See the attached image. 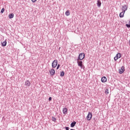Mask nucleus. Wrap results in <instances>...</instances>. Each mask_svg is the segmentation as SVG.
<instances>
[{"mask_svg": "<svg viewBox=\"0 0 130 130\" xmlns=\"http://www.w3.org/2000/svg\"><path fill=\"white\" fill-rule=\"evenodd\" d=\"M25 85L26 86V87H30L31 86V83H30V81L29 80H26L25 82Z\"/></svg>", "mask_w": 130, "mask_h": 130, "instance_id": "nucleus-9", "label": "nucleus"}, {"mask_svg": "<svg viewBox=\"0 0 130 130\" xmlns=\"http://www.w3.org/2000/svg\"><path fill=\"white\" fill-rule=\"evenodd\" d=\"M119 74H123L124 73V67L122 66L121 69L119 70Z\"/></svg>", "mask_w": 130, "mask_h": 130, "instance_id": "nucleus-8", "label": "nucleus"}, {"mask_svg": "<svg viewBox=\"0 0 130 130\" xmlns=\"http://www.w3.org/2000/svg\"><path fill=\"white\" fill-rule=\"evenodd\" d=\"M5 12V8H3L1 11V14H4V13Z\"/></svg>", "mask_w": 130, "mask_h": 130, "instance_id": "nucleus-21", "label": "nucleus"}, {"mask_svg": "<svg viewBox=\"0 0 130 130\" xmlns=\"http://www.w3.org/2000/svg\"><path fill=\"white\" fill-rule=\"evenodd\" d=\"M76 123H77V122H76V121H74V122H72L71 124V127H74V126H75V125H76Z\"/></svg>", "mask_w": 130, "mask_h": 130, "instance_id": "nucleus-14", "label": "nucleus"}, {"mask_svg": "<svg viewBox=\"0 0 130 130\" xmlns=\"http://www.w3.org/2000/svg\"><path fill=\"white\" fill-rule=\"evenodd\" d=\"M9 19H13L14 18V13H11L9 15Z\"/></svg>", "mask_w": 130, "mask_h": 130, "instance_id": "nucleus-15", "label": "nucleus"}, {"mask_svg": "<svg viewBox=\"0 0 130 130\" xmlns=\"http://www.w3.org/2000/svg\"><path fill=\"white\" fill-rule=\"evenodd\" d=\"M49 101H51V100H52V98L51 97H49L48 99Z\"/></svg>", "mask_w": 130, "mask_h": 130, "instance_id": "nucleus-24", "label": "nucleus"}, {"mask_svg": "<svg viewBox=\"0 0 130 130\" xmlns=\"http://www.w3.org/2000/svg\"><path fill=\"white\" fill-rule=\"evenodd\" d=\"M60 77H63L64 76V72L62 71L60 72Z\"/></svg>", "mask_w": 130, "mask_h": 130, "instance_id": "nucleus-19", "label": "nucleus"}, {"mask_svg": "<svg viewBox=\"0 0 130 130\" xmlns=\"http://www.w3.org/2000/svg\"><path fill=\"white\" fill-rule=\"evenodd\" d=\"M102 3L101 1L100 0H98L97 1V6L98 7V8H100V7H101V5H102Z\"/></svg>", "mask_w": 130, "mask_h": 130, "instance_id": "nucleus-11", "label": "nucleus"}, {"mask_svg": "<svg viewBox=\"0 0 130 130\" xmlns=\"http://www.w3.org/2000/svg\"><path fill=\"white\" fill-rule=\"evenodd\" d=\"M2 46H7V41L2 42Z\"/></svg>", "mask_w": 130, "mask_h": 130, "instance_id": "nucleus-16", "label": "nucleus"}, {"mask_svg": "<svg viewBox=\"0 0 130 130\" xmlns=\"http://www.w3.org/2000/svg\"><path fill=\"white\" fill-rule=\"evenodd\" d=\"M77 63L78 67H80L81 69H85V67L83 65V61L77 60Z\"/></svg>", "mask_w": 130, "mask_h": 130, "instance_id": "nucleus-4", "label": "nucleus"}, {"mask_svg": "<svg viewBox=\"0 0 130 130\" xmlns=\"http://www.w3.org/2000/svg\"><path fill=\"white\" fill-rule=\"evenodd\" d=\"M121 57V54L120 53H118L116 55V56L114 57V60L116 61L118 58H120Z\"/></svg>", "mask_w": 130, "mask_h": 130, "instance_id": "nucleus-5", "label": "nucleus"}, {"mask_svg": "<svg viewBox=\"0 0 130 130\" xmlns=\"http://www.w3.org/2000/svg\"><path fill=\"white\" fill-rule=\"evenodd\" d=\"M52 121L55 122V121H56V118H55V117L53 116V117H52Z\"/></svg>", "mask_w": 130, "mask_h": 130, "instance_id": "nucleus-20", "label": "nucleus"}, {"mask_svg": "<svg viewBox=\"0 0 130 130\" xmlns=\"http://www.w3.org/2000/svg\"><path fill=\"white\" fill-rule=\"evenodd\" d=\"M62 112L64 114H67V113H68V109L67 108H63L62 110Z\"/></svg>", "mask_w": 130, "mask_h": 130, "instance_id": "nucleus-12", "label": "nucleus"}, {"mask_svg": "<svg viewBox=\"0 0 130 130\" xmlns=\"http://www.w3.org/2000/svg\"><path fill=\"white\" fill-rule=\"evenodd\" d=\"M59 67H60V64H58L57 65V68H56V70H58V69H59Z\"/></svg>", "mask_w": 130, "mask_h": 130, "instance_id": "nucleus-23", "label": "nucleus"}, {"mask_svg": "<svg viewBox=\"0 0 130 130\" xmlns=\"http://www.w3.org/2000/svg\"><path fill=\"white\" fill-rule=\"evenodd\" d=\"M57 63H58V61L57 59H55L52 63V68H56V67H57Z\"/></svg>", "mask_w": 130, "mask_h": 130, "instance_id": "nucleus-3", "label": "nucleus"}, {"mask_svg": "<svg viewBox=\"0 0 130 130\" xmlns=\"http://www.w3.org/2000/svg\"><path fill=\"white\" fill-rule=\"evenodd\" d=\"M105 93L106 94V95H107L108 94H109V92L108 90V89H106L105 91Z\"/></svg>", "mask_w": 130, "mask_h": 130, "instance_id": "nucleus-18", "label": "nucleus"}, {"mask_svg": "<svg viewBox=\"0 0 130 130\" xmlns=\"http://www.w3.org/2000/svg\"><path fill=\"white\" fill-rule=\"evenodd\" d=\"M49 73L51 76H54V74H55V70H54L53 69H52L49 71Z\"/></svg>", "mask_w": 130, "mask_h": 130, "instance_id": "nucleus-7", "label": "nucleus"}, {"mask_svg": "<svg viewBox=\"0 0 130 130\" xmlns=\"http://www.w3.org/2000/svg\"><path fill=\"white\" fill-rule=\"evenodd\" d=\"M126 26L127 27V28H130V24L129 23V24H126Z\"/></svg>", "mask_w": 130, "mask_h": 130, "instance_id": "nucleus-22", "label": "nucleus"}, {"mask_svg": "<svg viewBox=\"0 0 130 130\" xmlns=\"http://www.w3.org/2000/svg\"><path fill=\"white\" fill-rule=\"evenodd\" d=\"M85 58V54L84 53H81L79 55L77 60H83Z\"/></svg>", "mask_w": 130, "mask_h": 130, "instance_id": "nucleus-1", "label": "nucleus"}, {"mask_svg": "<svg viewBox=\"0 0 130 130\" xmlns=\"http://www.w3.org/2000/svg\"><path fill=\"white\" fill-rule=\"evenodd\" d=\"M65 129H66V130H69L70 129V127H65Z\"/></svg>", "mask_w": 130, "mask_h": 130, "instance_id": "nucleus-25", "label": "nucleus"}, {"mask_svg": "<svg viewBox=\"0 0 130 130\" xmlns=\"http://www.w3.org/2000/svg\"><path fill=\"white\" fill-rule=\"evenodd\" d=\"M37 1V0H31V2H32V3H36Z\"/></svg>", "mask_w": 130, "mask_h": 130, "instance_id": "nucleus-26", "label": "nucleus"}, {"mask_svg": "<svg viewBox=\"0 0 130 130\" xmlns=\"http://www.w3.org/2000/svg\"><path fill=\"white\" fill-rule=\"evenodd\" d=\"M107 81V78H106V77H103L101 79V81L102 82V83H106Z\"/></svg>", "mask_w": 130, "mask_h": 130, "instance_id": "nucleus-10", "label": "nucleus"}, {"mask_svg": "<svg viewBox=\"0 0 130 130\" xmlns=\"http://www.w3.org/2000/svg\"><path fill=\"white\" fill-rule=\"evenodd\" d=\"M128 8V5H127V4H125L122 6L121 10L122 12H124V13H125V11H127Z\"/></svg>", "mask_w": 130, "mask_h": 130, "instance_id": "nucleus-2", "label": "nucleus"}, {"mask_svg": "<svg viewBox=\"0 0 130 130\" xmlns=\"http://www.w3.org/2000/svg\"><path fill=\"white\" fill-rule=\"evenodd\" d=\"M124 12L122 11V12H121L119 14V17L120 18H123L124 16Z\"/></svg>", "mask_w": 130, "mask_h": 130, "instance_id": "nucleus-13", "label": "nucleus"}, {"mask_svg": "<svg viewBox=\"0 0 130 130\" xmlns=\"http://www.w3.org/2000/svg\"><path fill=\"white\" fill-rule=\"evenodd\" d=\"M70 11L67 10L66 13H65V15H66V16H70Z\"/></svg>", "mask_w": 130, "mask_h": 130, "instance_id": "nucleus-17", "label": "nucleus"}, {"mask_svg": "<svg viewBox=\"0 0 130 130\" xmlns=\"http://www.w3.org/2000/svg\"><path fill=\"white\" fill-rule=\"evenodd\" d=\"M87 120H91L92 119V113L89 112L87 117H86Z\"/></svg>", "mask_w": 130, "mask_h": 130, "instance_id": "nucleus-6", "label": "nucleus"}, {"mask_svg": "<svg viewBox=\"0 0 130 130\" xmlns=\"http://www.w3.org/2000/svg\"><path fill=\"white\" fill-rule=\"evenodd\" d=\"M70 130H75L74 129H71Z\"/></svg>", "mask_w": 130, "mask_h": 130, "instance_id": "nucleus-27", "label": "nucleus"}]
</instances>
